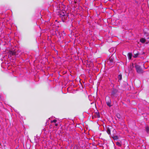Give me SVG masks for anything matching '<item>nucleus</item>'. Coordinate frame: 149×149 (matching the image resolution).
<instances>
[{"instance_id": "nucleus-1", "label": "nucleus", "mask_w": 149, "mask_h": 149, "mask_svg": "<svg viewBox=\"0 0 149 149\" xmlns=\"http://www.w3.org/2000/svg\"><path fill=\"white\" fill-rule=\"evenodd\" d=\"M135 68H136L137 72L139 73H143V71L141 68L140 66L137 65H136L135 66Z\"/></svg>"}, {"instance_id": "nucleus-2", "label": "nucleus", "mask_w": 149, "mask_h": 149, "mask_svg": "<svg viewBox=\"0 0 149 149\" xmlns=\"http://www.w3.org/2000/svg\"><path fill=\"white\" fill-rule=\"evenodd\" d=\"M9 55L10 56H16L17 54L16 52L15 51H10L9 52Z\"/></svg>"}, {"instance_id": "nucleus-3", "label": "nucleus", "mask_w": 149, "mask_h": 149, "mask_svg": "<svg viewBox=\"0 0 149 149\" xmlns=\"http://www.w3.org/2000/svg\"><path fill=\"white\" fill-rule=\"evenodd\" d=\"M134 55L133 56L134 57L136 58L138 55L139 54V53L138 52H137L136 51H134Z\"/></svg>"}, {"instance_id": "nucleus-4", "label": "nucleus", "mask_w": 149, "mask_h": 149, "mask_svg": "<svg viewBox=\"0 0 149 149\" xmlns=\"http://www.w3.org/2000/svg\"><path fill=\"white\" fill-rule=\"evenodd\" d=\"M113 61L114 60L111 57L108 60L107 62L109 63H113Z\"/></svg>"}, {"instance_id": "nucleus-5", "label": "nucleus", "mask_w": 149, "mask_h": 149, "mask_svg": "<svg viewBox=\"0 0 149 149\" xmlns=\"http://www.w3.org/2000/svg\"><path fill=\"white\" fill-rule=\"evenodd\" d=\"M118 92V90L116 89L113 88V89L112 91V94L114 95L115 94Z\"/></svg>"}, {"instance_id": "nucleus-6", "label": "nucleus", "mask_w": 149, "mask_h": 149, "mask_svg": "<svg viewBox=\"0 0 149 149\" xmlns=\"http://www.w3.org/2000/svg\"><path fill=\"white\" fill-rule=\"evenodd\" d=\"M63 14H62V13H61V14H60V16L63 17L64 18H67V15H65L64 12H63Z\"/></svg>"}, {"instance_id": "nucleus-7", "label": "nucleus", "mask_w": 149, "mask_h": 149, "mask_svg": "<svg viewBox=\"0 0 149 149\" xmlns=\"http://www.w3.org/2000/svg\"><path fill=\"white\" fill-rule=\"evenodd\" d=\"M128 56L129 59L130 60L132 56V54L130 53H128Z\"/></svg>"}, {"instance_id": "nucleus-8", "label": "nucleus", "mask_w": 149, "mask_h": 149, "mask_svg": "<svg viewBox=\"0 0 149 149\" xmlns=\"http://www.w3.org/2000/svg\"><path fill=\"white\" fill-rule=\"evenodd\" d=\"M146 40L143 38H142L141 39L140 41L142 43H144L146 42Z\"/></svg>"}, {"instance_id": "nucleus-9", "label": "nucleus", "mask_w": 149, "mask_h": 149, "mask_svg": "<svg viewBox=\"0 0 149 149\" xmlns=\"http://www.w3.org/2000/svg\"><path fill=\"white\" fill-rule=\"evenodd\" d=\"M107 133L109 134H110L111 133V130L108 127L107 128Z\"/></svg>"}, {"instance_id": "nucleus-10", "label": "nucleus", "mask_w": 149, "mask_h": 149, "mask_svg": "<svg viewBox=\"0 0 149 149\" xmlns=\"http://www.w3.org/2000/svg\"><path fill=\"white\" fill-rule=\"evenodd\" d=\"M116 144L117 146H119V147H120L121 146V144L118 141L116 143Z\"/></svg>"}, {"instance_id": "nucleus-11", "label": "nucleus", "mask_w": 149, "mask_h": 149, "mask_svg": "<svg viewBox=\"0 0 149 149\" xmlns=\"http://www.w3.org/2000/svg\"><path fill=\"white\" fill-rule=\"evenodd\" d=\"M147 133L149 132V127L148 126H146L145 127Z\"/></svg>"}, {"instance_id": "nucleus-12", "label": "nucleus", "mask_w": 149, "mask_h": 149, "mask_svg": "<svg viewBox=\"0 0 149 149\" xmlns=\"http://www.w3.org/2000/svg\"><path fill=\"white\" fill-rule=\"evenodd\" d=\"M118 78L119 80H121L122 79V75L119 74L118 76Z\"/></svg>"}, {"instance_id": "nucleus-13", "label": "nucleus", "mask_w": 149, "mask_h": 149, "mask_svg": "<svg viewBox=\"0 0 149 149\" xmlns=\"http://www.w3.org/2000/svg\"><path fill=\"white\" fill-rule=\"evenodd\" d=\"M107 105L109 107L111 106L110 105V102H107Z\"/></svg>"}, {"instance_id": "nucleus-14", "label": "nucleus", "mask_w": 149, "mask_h": 149, "mask_svg": "<svg viewBox=\"0 0 149 149\" xmlns=\"http://www.w3.org/2000/svg\"><path fill=\"white\" fill-rule=\"evenodd\" d=\"M57 122V120H53L52 121H51V123H56V122Z\"/></svg>"}, {"instance_id": "nucleus-15", "label": "nucleus", "mask_w": 149, "mask_h": 149, "mask_svg": "<svg viewBox=\"0 0 149 149\" xmlns=\"http://www.w3.org/2000/svg\"><path fill=\"white\" fill-rule=\"evenodd\" d=\"M73 149H78V147L77 146H75L74 147Z\"/></svg>"}, {"instance_id": "nucleus-16", "label": "nucleus", "mask_w": 149, "mask_h": 149, "mask_svg": "<svg viewBox=\"0 0 149 149\" xmlns=\"http://www.w3.org/2000/svg\"><path fill=\"white\" fill-rule=\"evenodd\" d=\"M116 116L118 118H120V115L119 114H117Z\"/></svg>"}, {"instance_id": "nucleus-17", "label": "nucleus", "mask_w": 149, "mask_h": 149, "mask_svg": "<svg viewBox=\"0 0 149 149\" xmlns=\"http://www.w3.org/2000/svg\"><path fill=\"white\" fill-rule=\"evenodd\" d=\"M97 117L98 118H100V114H99V113H97Z\"/></svg>"}, {"instance_id": "nucleus-18", "label": "nucleus", "mask_w": 149, "mask_h": 149, "mask_svg": "<svg viewBox=\"0 0 149 149\" xmlns=\"http://www.w3.org/2000/svg\"><path fill=\"white\" fill-rule=\"evenodd\" d=\"M55 126H58V124L55 123Z\"/></svg>"}, {"instance_id": "nucleus-19", "label": "nucleus", "mask_w": 149, "mask_h": 149, "mask_svg": "<svg viewBox=\"0 0 149 149\" xmlns=\"http://www.w3.org/2000/svg\"><path fill=\"white\" fill-rule=\"evenodd\" d=\"M115 137H115V139H116V138H117V136H115Z\"/></svg>"}]
</instances>
